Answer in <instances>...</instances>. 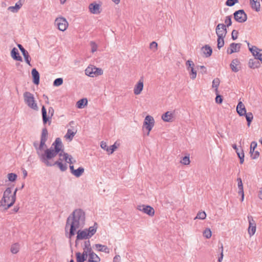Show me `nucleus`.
<instances>
[{"label":"nucleus","instance_id":"13d9d810","mask_svg":"<svg viewBox=\"0 0 262 262\" xmlns=\"http://www.w3.org/2000/svg\"><path fill=\"white\" fill-rule=\"evenodd\" d=\"M249 50L252 55L254 56V55H255V53L257 52V51L259 50V49L257 48L256 46H252L251 47H249Z\"/></svg>","mask_w":262,"mask_h":262},{"label":"nucleus","instance_id":"f3484780","mask_svg":"<svg viewBox=\"0 0 262 262\" xmlns=\"http://www.w3.org/2000/svg\"><path fill=\"white\" fill-rule=\"evenodd\" d=\"M77 236H76V241L78 240H82L84 239H89L90 238L89 237V235L88 234V233H87L85 229H84L83 230H79L77 232ZM77 241H76V243Z\"/></svg>","mask_w":262,"mask_h":262},{"label":"nucleus","instance_id":"de8ad7c7","mask_svg":"<svg viewBox=\"0 0 262 262\" xmlns=\"http://www.w3.org/2000/svg\"><path fill=\"white\" fill-rule=\"evenodd\" d=\"M212 235L211 231L209 228H206L204 231H203V235L207 238H209L211 237Z\"/></svg>","mask_w":262,"mask_h":262},{"label":"nucleus","instance_id":"0e129e2a","mask_svg":"<svg viewBox=\"0 0 262 262\" xmlns=\"http://www.w3.org/2000/svg\"><path fill=\"white\" fill-rule=\"evenodd\" d=\"M198 68H200L201 69V70L200 72L202 74L207 73V69H206V67H205L204 66H198Z\"/></svg>","mask_w":262,"mask_h":262},{"label":"nucleus","instance_id":"680f3d73","mask_svg":"<svg viewBox=\"0 0 262 262\" xmlns=\"http://www.w3.org/2000/svg\"><path fill=\"white\" fill-rule=\"evenodd\" d=\"M252 159H256L259 156V152L258 151H254L252 155H250Z\"/></svg>","mask_w":262,"mask_h":262},{"label":"nucleus","instance_id":"9d476101","mask_svg":"<svg viewBox=\"0 0 262 262\" xmlns=\"http://www.w3.org/2000/svg\"><path fill=\"white\" fill-rule=\"evenodd\" d=\"M11 188L10 187H8L6 190L4 192V195L2 200L0 203H1V205L6 206L8 205V204H9V201L11 200V196H10V194L11 193Z\"/></svg>","mask_w":262,"mask_h":262},{"label":"nucleus","instance_id":"4d7b16f0","mask_svg":"<svg viewBox=\"0 0 262 262\" xmlns=\"http://www.w3.org/2000/svg\"><path fill=\"white\" fill-rule=\"evenodd\" d=\"M249 50L252 55L254 56V55H255V53L257 52V51L259 50V49L257 48L256 46H252L251 47H249Z\"/></svg>","mask_w":262,"mask_h":262},{"label":"nucleus","instance_id":"864d4df0","mask_svg":"<svg viewBox=\"0 0 262 262\" xmlns=\"http://www.w3.org/2000/svg\"><path fill=\"white\" fill-rule=\"evenodd\" d=\"M181 163L184 165H187L190 163V160L189 156H185L181 161Z\"/></svg>","mask_w":262,"mask_h":262},{"label":"nucleus","instance_id":"aec40b11","mask_svg":"<svg viewBox=\"0 0 262 262\" xmlns=\"http://www.w3.org/2000/svg\"><path fill=\"white\" fill-rule=\"evenodd\" d=\"M143 89V81L140 79L137 84L135 85L134 93L135 95H139L141 93Z\"/></svg>","mask_w":262,"mask_h":262},{"label":"nucleus","instance_id":"cd10ccee","mask_svg":"<svg viewBox=\"0 0 262 262\" xmlns=\"http://www.w3.org/2000/svg\"><path fill=\"white\" fill-rule=\"evenodd\" d=\"M100 258L94 252L89 255L87 262H100Z\"/></svg>","mask_w":262,"mask_h":262},{"label":"nucleus","instance_id":"69168bd1","mask_svg":"<svg viewBox=\"0 0 262 262\" xmlns=\"http://www.w3.org/2000/svg\"><path fill=\"white\" fill-rule=\"evenodd\" d=\"M221 253L220 256L218 258L219 262H221L223 258V245H221Z\"/></svg>","mask_w":262,"mask_h":262},{"label":"nucleus","instance_id":"72a5a7b5","mask_svg":"<svg viewBox=\"0 0 262 262\" xmlns=\"http://www.w3.org/2000/svg\"><path fill=\"white\" fill-rule=\"evenodd\" d=\"M244 116H245L246 118L247 125L250 126L253 119V115L252 113L251 112L246 113V114H245Z\"/></svg>","mask_w":262,"mask_h":262},{"label":"nucleus","instance_id":"052dcab7","mask_svg":"<svg viewBox=\"0 0 262 262\" xmlns=\"http://www.w3.org/2000/svg\"><path fill=\"white\" fill-rule=\"evenodd\" d=\"M238 32L235 30H233L231 33V38L233 40H236L238 36Z\"/></svg>","mask_w":262,"mask_h":262},{"label":"nucleus","instance_id":"4468645a","mask_svg":"<svg viewBox=\"0 0 262 262\" xmlns=\"http://www.w3.org/2000/svg\"><path fill=\"white\" fill-rule=\"evenodd\" d=\"M241 43H235L232 42L230 45L229 48L228 49L227 52V53L229 54H231L234 52H237L239 51L241 47Z\"/></svg>","mask_w":262,"mask_h":262},{"label":"nucleus","instance_id":"c9c22d12","mask_svg":"<svg viewBox=\"0 0 262 262\" xmlns=\"http://www.w3.org/2000/svg\"><path fill=\"white\" fill-rule=\"evenodd\" d=\"M224 38L225 37H222V35L221 36H219V37H217V48L219 49H220L222 47H223L224 45Z\"/></svg>","mask_w":262,"mask_h":262},{"label":"nucleus","instance_id":"3c124183","mask_svg":"<svg viewBox=\"0 0 262 262\" xmlns=\"http://www.w3.org/2000/svg\"><path fill=\"white\" fill-rule=\"evenodd\" d=\"M238 3V0H227L225 4L227 6L231 7Z\"/></svg>","mask_w":262,"mask_h":262},{"label":"nucleus","instance_id":"bb28decb","mask_svg":"<svg viewBox=\"0 0 262 262\" xmlns=\"http://www.w3.org/2000/svg\"><path fill=\"white\" fill-rule=\"evenodd\" d=\"M239 61L238 59L236 58L233 59L230 63V68L232 71L234 72H237L239 70V68L237 67L239 64Z\"/></svg>","mask_w":262,"mask_h":262},{"label":"nucleus","instance_id":"5701e85b","mask_svg":"<svg viewBox=\"0 0 262 262\" xmlns=\"http://www.w3.org/2000/svg\"><path fill=\"white\" fill-rule=\"evenodd\" d=\"M237 185L238 188V193L239 195H241L242 196L241 201H243L244 198V188H243V184L242 183V180L241 178H238L237 179Z\"/></svg>","mask_w":262,"mask_h":262},{"label":"nucleus","instance_id":"a878e982","mask_svg":"<svg viewBox=\"0 0 262 262\" xmlns=\"http://www.w3.org/2000/svg\"><path fill=\"white\" fill-rule=\"evenodd\" d=\"M202 50L206 57H209L211 55L212 49L209 45H205L202 48Z\"/></svg>","mask_w":262,"mask_h":262},{"label":"nucleus","instance_id":"f257e3e1","mask_svg":"<svg viewBox=\"0 0 262 262\" xmlns=\"http://www.w3.org/2000/svg\"><path fill=\"white\" fill-rule=\"evenodd\" d=\"M63 144L61 140L59 138H57L55 141L52 143L50 148L45 150V152L41 154L40 156L41 161L44 163L47 166H52L57 165L61 171H64L67 169V165L66 164H63L61 161H57L54 163H50L49 160L53 158L58 155L60 151H63L62 147ZM61 161V159H59Z\"/></svg>","mask_w":262,"mask_h":262},{"label":"nucleus","instance_id":"7ed1b4c3","mask_svg":"<svg viewBox=\"0 0 262 262\" xmlns=\"http://www.w3.org/2000/svg\"><path fill=\"white\" fill-rule=\"evenodd\" d=\"M54 110L52 107H50L48 109V116L46 107L44 105L41 107V114L42 117V122L44 124L49 123V125L51 124L52 116L54 115Z\"/></svg>","mask_w":262,"mask_h":262},{"label":"nucleus","instance_id":"f03ea898","mask_svg":"<svg viewBox=\"0 0 262 262\" xmlns=\"http://www.w3.org/2000/svg\"><path fill=\"white\" fill-rule=\"evenodd\" d=\"M85 221V213L81 209L75 210L68 217L66 225V231L68 226H70L69 238H71L75 234L76 229L84 224Z\"/></svg>","mask_w":262,"mask_h":262},{"label":"nucleus","instance_id":"b1692460","mask_svg":"<svg viewBox=\"0 0 262 262\" xmlns=\"http://www.w3.org/2000/svg\"><path fill=\"white\" fill-rule=\"evenodd\" d=\"M173 114L170 112L167 111L162 115V119L165 122H170L172 121Z\"/></svg>","mask_w":262,"mask_h":262},{"label":"nucleus","instance_id":"a18cd8bd","mask_svg":"<svg viewBox=\"0 0 262 262\" xmlns=\"http://www.w3.org/2000/svg\"><path fill=\"white\" fill-rule=\"evenodd\" d=\"M17 176L14 173H10L8 174V178L9 181L14 182L17 179Z\"/></svg>","mask_w":262,"mask_h":262},{"label":"nucleus","instance_id":"9b49d317","mask_svg":"<svg viewBox=\"0 0 262 262\" xmlns=\"http://www.w3.org/2000/svg\"><path fill=\"white\" fill-rule=\"evenodd\" d=\"M48 130L46 127H44L42 129L41 138H40V142L39 146V150H42L44 146H47L46 145V142L48 139Z\"/></svg>","mask_w":262,"mask_h":262},{"label":"nucleus","instance_id":"1a4fd4ad","mask_svg":"<svg viewBox=\"0 0 262 262\" xmlns=\"http://www.w3.org/2000/svg\"><path fill=\"white\" fill-rule=\"evenodd\" d=\"M137 209L140 211H142L143 213L148 215L150 216H153L155 214L154 209L149 205H138Z\"/></svg>","mask_w":262,"mask_h":262},{"label":"nucleus","instance_id":"2eb2a0df","mask_svg":"<svg viewBox=\"0 0 262 262\" xmlns=\"http://www.w3.org/2000/svg\"><path fill=\"white\" fill-rule=\"evenodd\" d=\"M100 5L96 2L92 3L89 5V9L92 14H98L100 13Z\"/></svg>","mask_w":262,"mask_h":262},{"label":"nucleus","instance_id":"ddd939ff","mask_svg":"<svg viewBox=\"0 0 262 262\" xmlns=\"http://www.w3.org/2000/svg\"><path fill=\"white\" fill-rule=\"evenodd\" d=\"M249 222L248 232L250 236L253 235L256 231V223L251 215L248 216Z\"/></svg>","mask_w":262,"mask_h":262},{"label":"nucleus","instance_id":"e433bc0d","mask_svg":"<svg viewBox=\"0 0 262 262\" xmlns=\"http://www.w3.org/2000/svg\"><path fill=\"white\" fill-rule=\"evenodd\" d=\"M75 255L77 262H84L86 260L84 256L81 255L79 252H76Z\"/></svg>","mask_w":262,"mask_h":262},{"label":"nucleus","instance_id":"49530a36","mask_svg":"<svg viewBox=\"0 0 262 262\" xmlns=\"http://www.w3.org/2000/svg\"><path fill=\"white\" fill-rule=\"evenodd\" d=\"M19 251V245L17 244H14L11 247V251L13 254L17 253Z\"/></svg>","mask_w":262,"mask_h":262},{"label":"nucleus","instance_id":"393cba45","mask_svg":"<svg viewBox=\"0 0 262 262\" xmlns=\"http://www.w3.org/2000/svg\"><path fill=\"white\" fill-rule=\"evenodd\" d=\"M98 228V224L95 222L93 226L90 227L88 229H85L88 233L89 237H91L96 232Z\"/></svg>","mask_w":262,"mask_h":262},{"label":"nucleus","instance_id":"a19ab883","mask_svg":"<svg viewBox=\"0 0 262 262\" xmlns=\"http://www.w3.org/2000/svg\"><path fill=\"white\" fill-rule=\"evenodd\" d=\"M189 71L190 78L194 79L196 77V71L194 69V67H192Z\"/></svg>","mask_w":262,"mask_h":262},{"label":"nucleus","instance_id":"7c9ffc66","mask_svg":"<svg viewBox=\"0 0 262 262\" xmlns=\"http://www.w3.org/2000/svg\"><path fill=\"white\" fill-rule=\"evenodd\" d=\"M250 4L253 9L257 12L260 11V4L257 0H250Z\"/></svg>","mask_w":262,"mask_h":262},{"label":"nucleus","instance_id":"a211bd4d","mask_svg":"<svg viewBox=\"0 0 262 262\" xmlns=\"http://www.w3.org/2000/svg\"><path fill=\"white\" fill-rule=\"evenodd\" d=\"M31 74L33 78V82L35 85H38L39 83L40 75L37 70L34 68L32 70Z\"/></svg>","mask_w":262,"mask_h":262},{"label":"nucleus","instance_id":"473e14b6","mask_svg":"<svg viewBox=\"0 0 262 262\" xmlns=\"http://www.w3.org/2000/svg\"><path fill=\"white\" fill-rule=\"evenodd\" d=\"M84 169L82 167H79L77 169H75V171H74V173L73 174L77 178L80 177L84 172Z\"/></svg>","mask_w":262,"mask_h":262},{"label":"nucleus","instance_id":"09e8293b","mask_svg":"<svg viewBox=\"0 0 262 262\" xmlns=\"http://www.w3.org/2000/svg\"><path fill=\"white\" fill-rule=\"evenodd\" d=\"M63 83V79L62 78H56L53 82V85L59 86Z\"/></svg>","mask_w":262,"mask_h":262},{"label":"nucleus","instance_id":"6e6d98bb","mask_svg":"<svg viewBox=\"0 0 262 262\" xmlns=\"http://www.w3.org/2000/svg\"><path fill=\"white\" fill-rule=\"evenodd\" d=\"M216 96L215 97V102L216 103L221 104L223 102V97L218 94V93H216Z\"/></svg>","mask_w":262,"mask_h":262},{"label":"nucleus","instance_id":"bf43d9fd","mask_svg":"<svg viewBox=\"0 0 262 262\" xmlns=\"http://www.w3.org/2000/svg\"><path fill=\"white\" fill-rule=\"evenodd\" d=\"M149 48L154 51H156L158 48V43L156 41H152L150 43Z\"/></svg>","mask_w":262,"mask_h":262},{"label":"nucleus","instance_id":"774afa93","mask_svg":"<svg viewBox=\"0 0 262 262\" xmlns=\"http://www.w3.org/2000/svg\"><path fill=\"white\" fill-rule=\"evenodd\" d=\"M100 146L102 149H103L105 150L106 148H107L108 147L106 143L104 141H102L101 142Z\"/></svg>","mask_w":262,"mask_h":262},{"label":"nucleus","instance_id":"58836bf2","mask_svg":"<svg viewBox=\"0 0 262 262\" xmlns=\"http://www.w3.org/2000/svg\"><path fill=\"white\" fill-rule=\"evenodd\" d=\"M20 8V6L16 3L14 6H10L8 9L13 13H16L18 12Z\"/></svg>","mask_w":262,"mask_h":262},{"label":"nucleus","instance_id":"f8f14e48","mask_svg":"<svg viewBox=\"0 0 262 262\" xmlns=\"http://www.w3.org/2000/svg\"><path fill=\"white\" fill-rule=\"evenodd\" d=\"M215 32L217 37L222 35V37H225L227 33L226 26L224 24H219L216 27Z\"/></svg>","mask_w":262,"mask_h":262},{"label":"nucleus","instance_id":"c03bdc74","mask_svg":"<svg viewBox=\"0 0 262 262\" xmlns=\"http://www.w3.org/2000/svg\"><path fill=\"white\" fill-rule=\"evenodd\" d=\"M257 145V142L256 141H252L251 143L250 148V155H252L255 151V149L256 148Z\"/></svg>","mask_w":262,"mask_h":262},{"label":"nucleus","instance_id":"5fc2aeb1","mask_svg":"<svg viewBox=\"0 0 262 262\" xmlns=\"http://www.w3.org/2000/svg\"><path fill=\"white\" fill-rule=\"evenodd\" d=\"M186 66L188 71H189L190 69H191L192 67H194V64L193 62L190 60L187 61Z\"/></svg>","mask_w":262,"mask_h":262},{"label":"nucleus","instance_id":"ea45409f","mask_svg":"<svg viewBox=\"0 0 262 262\" xmlns=\"http://www.w3.org/2000/svg\"><path fill=\"white\" fill-rule=\"evenodd\" d=\"M231 18H232L231 15L226 16L225 19V23L226 24L225 26H226V28H228L229 27L231 26V25H232Z\"/></svg>","mask_w":262,"mask_h":262},{"label":"nucleus","instance_id":"f704fd0d","mask_svg":"<svg viewBox=\"0 0 262 262\" xmlns=\"http://www.w3.org/2000/svg\"><path fill=\"white\" fill-rule=\"evenodd\" d=\"M17 188H16L12 196H11V202L9 204H8V206L6 208V209L9 208L11 207L15 203L16 200V194L17 191Z\"/></svg>","mask_w":262,"mask_h":262},{"label":"nucleus","instance_id":"2f4dec72","mask_svg":"<svg viewBox=\"0 0 262 262\" xmlns=\"http://www.w3.org/2000/svg\"><path fill=\"white\" fill-rule=\"evenodd\" d=\"M88 104L86 98H82L78 100L76 103V107L78 108H83Z\"/></svg>","mask_w":262,"mask_h":262},{"label":"nucleus","instance_id":"423d86ee","mask_svg":"<svg viewBox=\"0 0 262 262\" xmlns=\"http://www.w3.org/2000/svg\"><path fill=\"white\" fill-rule=\"evenodd\" d=\"M85 73L90 77H94V76L102 75L103 71L100 68L88 67L85 70Z\"/></svg>","mask_w":262,"mask_h":262},{"label":"nucleus","instance_id":"e2e57ef3","mask_svg":"<svg viewBox=\"0 0 262 262\" xmlns=\"http://www.w3.org/2000/svg\"><path fill=\"white\" fill-rule=\"evenodd\" d=\"M83 251L88 253V255H90L91 253H93L94 251L92 250V247L83 248Z\"/></svg>","mask_w":262,"mask_h":262},{"label":"nucleus","instance_id":"4be33fe9","mask_svg":"<svg viewBox=\"0 0 262 262\" xmlns=\"http://www.w3.org/2000/svg\"><path fill=\"white\" fill-rule=\"evenodd\" d=\"M232 146L233 148L235 150V151L239 159L240 163L243 164L244 161V156H245L243 150L242 149H241V152H240L239 151V149L237 148L236 144H233Z\"/></svg>","mask_w":262,"mask_h":262},{"label":"nucleus","instance_id":"6ab92c4d","mask_svg":"<svg viewBox=\"0 0 262 262\" xmlns=\"http://www.w3.org/2000/svg\"><path fill=\"white\" fill-rule=\"evenodd\" d=\"M236 112L240 116H243L246 114V110L242 101L238 102L236 106Z\"/></svg>","mask_w":262,"mask_h":262},{"label":"nucleus","instance_id":"8fccbe9b","mask_svg":"<svg viewBox=\"0 0 262 262\" xmlns=\"http://www.w3.org/2000/svg\"><path fill=\"white\" fill-rule=\"evenodd\" d=\"M90 45L91 48L92 53H94L97 50L98 45L95 42L91 41L90 43Z\"/></svg>","mask_w":262,"mask_h":262},{"label":"nucleus","instance_id":"c756f323","mask_svg":"<svg viewBox=\"0 0 262 262\" xmlns=\"http://www.w3.org/2000/svg\"><path fill=\"white\" fill-rule=\"evenodd\" d=\"M249 66L250 68L255 69L258 68L260 66L259 61L256 58L254 59H250L249 61Z\"/></svg>","mask_w":262,"mask_h":262},{"label":"nucleus","instance_id":"6e6552de","mask_svg":"<svg viewBox=\"0 0 262 262\" xmlns=\"http://www.w3.org/2000/svg\"><path fill=\"white\" fill-rule=\"evenodd\" d=\"M55 25L61 31H65L68 27V23L66 19L62 17L57 18L55 20Z\"/></svg>","mask_w":262,"mask_h":262},{"label":"nucleus","instance_id":"4c0bfd02","mask_svg":"<svg viewBox=\"0 0 262 262\" xmlns=\"http://www.w3.org/2000/svg\"><path fill=\"white\" fill-rule=\"evenodd\" d=\"M75 134H76V132H74L72 131L70 129H68V131H67V134L65 136V137L66 138L69 139L70 140H71L73 138V137L75 136Z\"/></svg>","mask_w":262,"mask_h":262},{"label":"nucleus","instance_id":"79ce46f5","mask_svg":"<svg viewBox=\"0 0 262 262\" xmlns=\"http://www.w3.org/2000/svg\"><path fill=\"white\" fill-rule=\"evenodd\" d=\"M220 84V80L219 78L214 79L212 81V87L215 88V93H218L217 88Z\"/></svg>","mask_w":262,"mask_h":262},{"label":"nucleus","instance_id":"39448f33","mask_svg":"<svg viewBox=\"0 0 262 262\" xmlns=\"http://www.w3.org/2000/svg\"><path fill=\"white\" fill-rule=\"evenodd\" d=\"M233 15L235 20L239 23H243L247 19V15L243 9L236 11Z\"/></svg>","mask_w":262,"mask_h":262},{"label":"nucleus","instance_id":"603ef678","mask_svg":"<svg viewBox=\"0 0 262 262\" xmlns=\"http://www.w3.org/2000/svg\"><path fill=\"white\" fill-rule=\"evenodd\" d=\"M255 58L257 60H259L262 62V50L259 49V50L254 55Z\"/></svg>","mask_w":262,"mask_h":262},{"label":"nucleus","instance_id":"37998d69","mask_svg":"<svg viewBox=\"0 0 262 262\" xmlns=\"http://www.w3.org/2000/svg\"><path fill=\"white\" fill-rule=\"evenodd\" d=\"M206 217V214L205 211H199L194 219H198L200 220H204Z\"/></svg>","mask_w":262,"mask_h":262},{"label":"nucleus","instance_id":"412c9836","mask_svg":"<svg viewBox=\"0 0 262 262\" xmlns=\"http://www.w3.org/2000/svg\"><path fill=\"white\" fill-rule=\"evenodd\" d=\"M11 57L13 59L16 61H22V57L20 56L18 50L16 48H13L11 52Z\"/></svg>","mask_w":262,"mask_h":262},{"label":"nucleus","instance_id":"338daca9","mask_svg":"<svg viewBox=\"0 0 262 262\" xmlns=\"http://www.w3.org/2000/svg\"><path fill=\"white\" fill-rule=\"evenodd\" d=\"M33 146H34V147L35 148V149L37 150V155L40 157L41 155H40V153L39 152V150H39V146H38V143L37 142H34L33 143Z\"/></svg>","mask_w":262,"mask_h":262},{"label":"nucleus","instance_id":"c85d7f7f","mask_svg":"<svg viewBox=\"0 0 262 262\" xmlns=\"http://www.w3.org/2000/svg\"><path fill=\"white\" fill-rule=\"evenodd\" d=\"M95 247L98 251L104 252L106 253H110V249L106 246L102 245L99 244H97L95 245Z\"/></svg>","mask_w":262,"mask_h":262},{"label":"nucleus","instance_id":"0eeeda50","mask_svg":"<svg viewBox=\"0 0 262 262\" xmlns=\"http://www.w3.org/2000/svg\"><path fill=\"white\" fill-rule=\"evenodd\" d=\"M154 124L155 120L154 118L149 115L146 116L143 122V127L148 130L147 135H149V132L152 129Z\"/></svg>","mask_w":262,"mask_h":262},{"label":"nucleus","instance_id":"20e7f679","mask_svg":"<svg viewBox=\"0 0 262 262\" xmlns=\"http://www.w3.org/2000/svg\"><path fill=\"white\" fill-rule=\"evenodd\" d=\"M24 98L25 103L29 107L34 110H38L37 105L35 102V99L32 94L29 92H25L24 93Z\"/></svg>","mask_w":262,"mask_h":262},{"label":"nucleus","instance_id":"dca6fc26","mask_svg":"<svg viewBox=\"0 0 262 262\" xmlns=\"http://www.w3.org/2000/svg\"><path fill=\"white\" fill-rule=\"evenodd\" d=\"M17 47L21 51L23 55L24 56V57L26 63L30 66V61L31 59L30 57V55H29L28 51L26 50H25V48L20 44H17Z\"/></svg>","mask_w":262,"mask_h":262}]
</instances>
